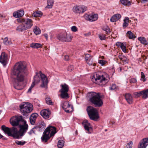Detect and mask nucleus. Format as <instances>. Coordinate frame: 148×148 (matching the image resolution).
<instances>
[{"label":"nucleus","instance_id":"nucleus-1","mask_svg":"<svg viewBox=\"0 0 148 148\" xmlns=\"http://www.w3.org/2000/svg\"><path fill=\"white\" fill-rule=\"evenodd\" d=\"M12 74L14 77V87L18 90L23 88V86L21 82L23 81L25 75L28 74L26 66L21 62L16 63L14 65Z\"/></svg>","mask_w":148,"mask_h":148},{"label":"nucleus","instance_id":"nucleus-2","mask_svg":"<svg viewBox=\"0 0 148 148\" xmlns=\"http://www.w3.org/2000/svg\"><path fill=\"white\" fill-rule=\"evenodd\" d=\"M10 124L13 127L19 125L21 136H23L28 128L26 121L23 119L22 116H15L12 118L10 121Z\"/></svg>","mask_w":148,"mask_h":148},{"label":"nucleus","instance_id":"nucleus-3","mask_svg":"<svg viewBox=\"0 0 148 148\" xmlns=\"http://www.w3.org/2000/svg\"><path fill=\"white\" fill-rule=\"evenodd\" d=\"M88 97L90 102L94 104L95 106L100 107L103 104L102 100L99 93L91 92L88 95Z\"/></svg>","mask_w":148,"mask_h":148},{"label":"nucleus","instance_id":"nucleus-4","mask_svg":"<svg viewBox=\"0 0 148 148\" xmlns=\"http://www.w3.org/2000/svg\"><path fill=\"white\" fill-rule=\"evenodd\" d=\"M36 75L34 77V82L38 83L39 82L40 79L42 81V84L40 86L42 88L46 89L47 88L48 81L47 76L44 74H39L38 73L36 72Z\"/></svg>","mask_w":148,"mask_h":148},{"label":"nucleus","instance_id":"nucleus-5","mask_svg":"<svg viewBox=\"0 0 148 148\" xmlns=\"http://www.w3.org/2000/svg\"><path fill=\"white\" fill-rule=\"evenodd\" d=\"M90 119L92 120L97 121L99 118L98 111L95 108L91 106H88L86 109Z\"/></svg>","mask_w":148,"mask_h":148},{"label":"nucleus","instance_id":"nucleus-6","mask_svg":"<svg viewBox=\"0 0 148 148\" xmlns=\"http://www.w3.org/2000/svg\"><path fill=\"white\" fill-rule=\"evenodd\" d=\"M19 107L20 111L23 115L30 113L33 109L32 105L29 103H23Z\"/></svg>","mask_w":148,"mask_h":148},{"label":"nucleus","instance_id":"nucleus-7","mask_svg":"<svg viewBox=\"0 0 148 148\" xmlns=\"http://www.w3.org/2000/svg\"><path fill=\"white\" fill-rule=\"evenodd\" d=\"M99 73H95L92 76V81L97 84H100L101 83L105 84L108 82V80L102 74L99 75Z\"/></svg>","mask_w":148,"mask_h":148},{"label":"nucleus","instance_id":"nucleus-8","mask_svg":"<svg viewBox=\"0 0 148 148\" xmlns=\"http://www.w3.org/2000/svg\"><path fill=\"white\" fill-rule=\"evenodd\" d=\"M61 89L60 90L59 92L61 93L60 95V97L63 99H67L69 97L68 92L69 90V87L66 84L61 85Z\"/></svg>","mask_w":148,"mask_h":148},{"label":"nucleus","instance_id":"nucleus-9","mask_svg":"<svg viewBox=\"0 0 148 148\" xmlns=\"http://www.w3.org/2000/svg\"><path fill=\"white\" fill-rule=\"evenodd\" d=\"M17 21L24 24L27 29L30 28L33 25V21L30 18H19L17 19Z\"/></svg>","mask_w":148,"mask_h":148},{"label":"nucleus","instance_id":"nucleus-10","mask_svg":"<svg viewBox=\"0 0 148 148\" xmlns=\"http://www.w3.org/2000/svg\"><path fill=\"white\" fill-rule=\"evenodd\" d=\"M73 37L71 35H67L66 33L58 34L57 36L58 39L62 42H70Z\"/></svg>","mask_w":148,"mask_h":148},{"label":"nucleus","instance_id":"nucleus-11","mask_svg":"<svg viewBox=\"0 0 148 148\" xmlns=\"http://www.w3.org/2000/svg\"><path fill=\"white\" fill-rule=\"evenodd\" d=\"M87 10V8L84 6H81L76 5L73 8V11L75 14H80L84 12Z\"/></svg>","mask_w":148,"mask_h":148},{"label":"nucleus","instance_id":"nucleus-12","mask_svg":"<svg viewBox=\"0 0 148 148\" xmlns=\"http://www.w3.org/2000/svg\"><path fill=\"white\" fill-rule=\"evenodd\" d=\"M133 95L135 97H138L142 95V98L145 99H146L148 97V89L140 91L135 92Z\"/></svg>","mask_w":148,"mask_h":148},{"label":"nucleus","instance_id":"nucleus-13","mask_svg":"<svg viewBox=\"0 0 148 148\" xmlns=\"http://www.w3.org/2000/svg\"><path fill=\"white\" fill-rule=\"evenodd\" d=\"M12 133L10 136H12L14 138L18 139L20 136H22L21 135V132L20 130L18 131L17 128L15 127H12Z\"/></svg>","mask_w":148,"mask_h":148},{"label":"nucleus","instance_id":"nucleus-14","mask_svg":"<svg viewBox=\"0 0 148 148\" xmlns=\"http://www.w3.org/2000/svg\"><path fill=\"white\" fill-rule=\"evenodd\" d=\"M62 107L64 111L67 113L71 112L73 109V106L70 105L67 101H66L63 103Z\"/></svg>","mask_w":148,"mask_h":148},{"label":"nucleus","instance_id":"nucleus-15","mask_svg":"<svg viewBox=\"0 0 148 148\" xmlns=\"http://www.w3.org/2000/svg\"><path fill=\"white\" fill-rule=\"evenodd\" d=\"M82 125L84 126V129L87 131V133H90L92 131V128L91 127L90 123L88 122V120H84L83 123Z\"/></svg>","mask_w":148,"mask_h":148},{"label":"nucleus","instance_id":"nucleus-16","mask_svg":"<svg viewBox=\"0 0 148 148\" xmlns=\"http://www.w3.org/2000/svg\"><path fill=\"white\" fill-rule=\"evenodd\" d=\"M49 127H47L45 130L43 135L41 137L42 141L44 143H46L47 140L50 138V137L49 136V132L47 131L48 130Z\"/></svg>","mask_w":148,"mask_h":148},{"label":"nucleus","instance_id":"nucleus-17","mask_svg":"<svg viewBox=\"0 0 148 148\" xmlns=\"http://www.w3.org/2000/svg\"><path fill=\"white\" fill-rule=\"evenodd\" d=\"M148 145V138H144L139 143L138 148H146Z\"/></svg>","mask_w":148,"mask_h":148},{"label":"nucleus","instance_id":"nucleus-18","mask_svg":"<svg viewBox=\"0 0 148 148\" xmlns=\"http://www.w3.org/2000/svg\"><path fill=\"white\" fill-rule=\"evenodd\" d=\"M7 59V55L4 52H2L0 56V62L5 66L6 64Z\"/></svg>","mask_w":148,"mask_h":148},{"label":"nucleus","instance_id":"nucleus-19","mask_svg":"<svg viewBox=\"0 0 148 148\" xmlns=\"http://www.w3.org/2000/svg\"><path fill=\"white\" fill-rule=\"evenodd\" d=\"M40 114L44 118L47 119L49 117L51 112L49 110L44 109L40 111Z\"/></svg>","mask_w":148,"mask_h":148},{"label":"nucleus","instance_id":"nucleus-20","mask_svg":"<svg viewBox=\"0 0 148 148\" xmlns=\"http://www.w3.org/2000/svg\"><path fill=\"white\" fill-rule=\"evenodd\" d=\"M1 129L5 134H7L9 136H10L12 133V127L10 128L6 127L4 125L1 126Z\"/></svg>","mask_w":148,"mask_h":148},{"label":"nucleus","instance_id":"nucleus-21","mask_svg":"<svg viewBox=\"0 0 148 148\" xmlns=\"http://www.w3.org/2000/svg\"><path fill=\"white\" fill-rule=\"evenodd\" d=\"M47 127H49V129H48V130H47V131H48L49 132V133L50 132H51L49 136L50 137L53 136L56 133V129L55 127L51 126H49Z\"/></svg>","mask_w":148,"mask_h":148},{"label":"nucleus","instance_id":"nucleus-22","mask_svg":"<svg viewBox=\"0 0 148 148\" xmlns=\"http://www.w3.org/2000/svg\"><path fill=\"white\" fill-rule=\"evenodd\" d=\"M24 14V11L23 10H20L13 13V16L15 18H19L23 16Z\"/></svg>","mask_w":148,"mask_h":148},{"label":"nucleus","instance_id":"nucleus-23","mask_svg":"<svg viewBox=\"0 0 148 148\" xmlns=\"http://www.w3.org/2000/svg\"><path fill=\"white\" fill-rule=\"evenodd\" d=\"M125 99L127 102L129 104H131L133 103L132 96L129 93H126L124 95Z\"/></svg>","mask_w":148,"mask_h":148},{"label":"nucleus","instance_id":"nucleus-24","mask_svg":"<svg viewBox=\"0 0 148 148\" xmlns=\"http://www.w3.org/2000/svg\"><path fill=\"white\" fill-rule=\"evenodd\" d=\"M98 18V15L96 14L89 15L87 16V19L90 21H93L97 20Z\"/></svg>","mask_w":148,"mask_h":148},{"label":"nucleus","instance_id":"nucleus-25","mask_svg":"<svg viewBox=\"0 0 148 148\" xmlns=\"http://www.w3.org/2000/svg\"><path fill=\"white\" fill-rule=\"evenodd\" d=\"M27 29L25 25L23 24L20 25L16 28V30L18 32H22L25 30Z\"/></svg>","mask_w":148,"mask_h":148},{"label":"nucleus","instance_id":"nucleus-26","mask_svg":"<svg viewBox=\"0 0 148 148\" xmlns=\"http://www.w3.org/2000/svg\"><path fill=\"white\" fill-rule=\"evenodd\" d=\"M54 2V0H47V5L45 8L46 9L51 8L53 5Z\"/></svg>","mask_w":148,"mask_h":148},{"label":"nucleus","instance_id":"nucleus-27","mask_svg":"<svg viewBox=\"0 0 148 148\" xmlns=\"http://www.w3.org/2000/svg\"><path fill=\"white\" fill-rule=\"evenodd\" d=\"M45 124L44 122H42L38 126H35L36 130H39L40 131L43 130L45 128Z\"/></svg>","mask_w":148,"mask_h":148},{"label":"nucleus","instance_id":"nucleus-28","mask_svg":"<svg viewBox=\"0 0 148 148\" xmlns=\"http://www.w3.org/2000/svg\"><path fill=\"white\" fill-rule=\"evenodd\" d=\"M42 45L41 44L35 43H32L29 45L30 47L36 49L41 47Z\"/></svg>","mask_w":148,"mask_h":148},{"label":"nucleus","instance_id":"nucleus-29","mask_svg":"<svg viewBox=\"0 0 148 148\" xmlns=\"http://www.w3.org/2000/svg\"><path fill=\"white\" fill-rule=\"evenodd\" d=\"M138 39L142 44L147 45L148 44L147 41L144 37H139L138 38Z\"/></svg>","mask_w":148,"mask_h":148},{"label":"nucleus","instance_id":"nucleus-30","mask_svg":"<svg viewBox=\"0 0 148 148\" xmlns=\"http://www.w3.org/2000/svg\"><path fill=\"white\" fill-rule=\"evenodd\" d=\"M109 89L111 90H114L115 91L119 90V87L115 84H113L109 87Z\"/></svg>","mask_w":148,"mask_h":148},{"label":"nucleus","instance_id":"nucleus-31","mask_svg":"<svg viewBox=\"0 0 148 148\" xmlns=\"http://www.w3.org/2000/svg\"><path fill=\"white\" fill-rule=\"evenodd\" d=\"M124 23H123V26L124 28H126L128 25L129 18L128 17H125L124 19Z\"/></svg>","mask_w":148,"mask_h":148},{"label":"nucleus","instance_id":"nucleus-32","mask_svg":"<svg viewBox=\"0 0 148 148\" xmlns=\"http://www.w3.org/2000/svg\"><path fill=\"white\" fill-rule=\"evenodd\" d=\"M127 35L129 39H132L135 38L134 34L130 31H128L127 32Z\"/></svg>","mask_w":148,"mask_h":148},{"label":"nucleus","instance_id":"nucleus-33","mask_svg":"<svg viewBox=\"0 0 148 148\" xmlns=\"http://www.w3.org/2000/svg\"><path fill=\"white\" fill-rule=\"evenodd\" d=\"M120 1L124 5H131V2L127 0H120Z\"/></svg>","mask_w":148,"mask_h":148},{"label":"nucleus","instance_id":"nucleus-34","mask_svg":"<svg viewBox=\"0 0 148 148\" xmlns=\"http://www.w3.org/2000/svg\"><path fill=\"white\" fill-rule=\"evenodd\" d=\"M34 33L36 35H38L41 33V30L40 28L37 26H35L33 29Z\"/></svg>","mask_w":148,"mask_h":148},{"label":"nucleus","instance_id":"nucleus-35","mask_svg":"<svg viewBox=\"0 0 148 148\" xmlns=\"http://www.w3.org/2000/svg\"><path fill=\"white\" fill-rule=\"evenodd\" d=\"M32 15L34 17H40L42 15V13L41 11H37L34 12Z\"/></svg>","mask_w":148,"mask_h":148},{"label":"nucleus","instance_id":"nucleus-36","mask_svg":"<svg viewBox=\"0 0 148 148\" xmlns=\"http://www.w3.org/2000/svg\"><path fill=\"white\" fill-rule=\"evenodd\" d=\"M64 145V141L62 140L58 141L57 146L59 148H62Z\"/></svg>","mask_w":148,"mask_h":148},{"label":"nucleus","instance_id":"nucleus-37","mask_svg":"<svg viewBox=\"0 0 148 148\" xmlns=\"http://www.w3.org/2000/svg\"><path fill=\"white\" fill-rule=\"evenodd\" d=\"M15 142L17 145L20 146L24 145L26 143L24 140L19 141L17 140H15Z\"/></svg>","mask_w":148,"mask_h":148},{"label":"nucleus","instance_id":"nucleus-38","mask_svg":"<svg viewBox=\"0 0 148 148\" xmlns=\"http://www.w3.org/2000/svg\"><path fill=\"white\" fill-rule=\"evenodd\" d=\"M125 45V42H123L121 44L120 47L121 49L123 51L124 53L126 52V47Z\"/></svg>","mask_w":148,"mask_h":148},{"label":"nucleus","instance_id":"nucleus-39","mask_svg":"<svg viewBox=\"0 0 148 148\" xmlns=\"http://www.w3.org/2000/svg\"><path fill=\"white\" fill-rule=\"evenodd\" d=\"M46 102L47 104L50 105H53V103L51 101V99L49 98H46L45 99Z\"/></svg>","mask_w":148,"mask_h":148},{"label":"nucleus","instance_id":"nucleus-40","mask_svg":"<svg viewBox=\"0 0 148 148\" xmlns=\"http://www.w3.org/2000/svg\"><path fill=\"white\" fill-rule=\"evenodd\" d=\"M118 58L122 61L124 62H126V61L127 58L126 57L124 56L120 55L118 56Z\"/></svg>","mask_w":148,"mask_h":148},{"label":"nucleus","instance_id":"nucleus-41","mask_svg":"<svg viewBox=\"0 0 148 148\" xmlns=\"http://www.w3.org/2000/svg\"><path fill=\"white\" fill-rule=\"evenodd\" d=\"M36 128L34 127L32 128L29 132H28V134L29 135H31L32 133H34L35 134H36Z\"/></svg>","mask_w":148,"mask_h":148},{"label":"nucleus","instance_id":"nucleus-42","mask_svg":"<svg viewBox=\"0 0 148 148\" xmlns=\"http://www.w3.org/2000/svg\"><path fill=\"white\" fill-rule=\"evenodd\" d=\"M8 40V38L6 37L4 38L3 40V42L4 44L6 45H8L10 44L11 42L10 41Z\"/></svg>","mask_w":148,"mask_h":148},{"label":"nucleus","instance_id":"nucleus-43","mask_svg":"<svg viewBox=\"0 0 148 148\" xmlns=\"http://www.w3.org/2000/svg\"><path fill=\"white\" fill-rule=\"evenodd\" d=\"M141 76L140 78V80L144 82L146 80V79L145 77V75L143 72H141Z\"/></svg>","mask_w":148,"mask_h":148},{"label":"nucleus","instance_id":"nucleus-44","mask_svg":"<svg viewBox=\"0 0 148 148\" xmlns=\"http://www.w3.org/2000/svg\"><path fill=\"white\" fill-rule=\"evenodd\" d=\"M99 37L100 39L101 40H104L106 39V37L104 34H99Z\"/></svg>","mask_w":148,"mask_h":148},{"label":"nucleus","instance_id":"nucleus-45","mask_svg":"<svg viewBox=\"0 0 148 148\" xmlns=\"http://www.w3.org/2000/svg\"><path fill=\"white\" fill-rule=\"evenodd\" d=\"M29 120L30 123L32 125H34L36 121V120L33 118H32L31 117H30Z\"/></svg>","mask_w":148,"mask_h":148},{"label":"nucleus","instance_id":"nucleus-46","mask_svg":"<svg viewBox=\"0 0 148 148\" xmlns=\"http://www.w3.org/2000/svg\"><path fill=\"white\" fill-rule=\"evenodd\" d=\"M133 144V142L132 141H130L127 143L126 145V148H132V146Z\"/></svg>","mask_w":148,"mask_h":148},{"label":"nucleus","instance_id":"nucleus-47","mask_svg":"<svg viewBox=\"0 0 148 148\" xmlns=\"http://www.w3.org/2000/svg\"><path fill=\"white\" fill-rule=\"evenodd\" d=\"M117 21L115 16L114 15H113L110 19V21L112 22H116Z\"/></svg>","mask_w":148,"mask_h":148},{"label":"nucleus","instance_id":"nucleus-48","mask_svg":"<svg viewBox=\"0 0 148 148\" xmlns=\"http://www.w3.org/2000/svg\"><path fill=\"white\" fill-rule=\"evenodd\" d=\"M71 29L72 31L74 32H75L77 31V28L76 26H75L72 27Z\"/></svg>","mask_w":148,"mask_h":148},{"label":"nucleus","instance_id":"nucleus-49","mask_svg":"<svg viewBox=\"0 0 148 148\" xmlns=\"http://www.w3.org/2000/svg\"><path fill=\"white\" fill-rule=\"evenodd\" d=\"M103 30L105 31L107 34L109 33L110 32V29L108 27H107L106 28H103Z\"/></svg>","mask_w":148,"mask_h":148},{"label":"nucleus","instance_id":"nucleus-50","mask_svg":"<svg viewBox=\"0 0 148 148\" xmlns=\"http://www.w3.org/2000/svg\"><path fill=\"white\" fill-rule=\"evenodd\" d=\"M38 116V114H37L34 113L32 114L30 117H31V118H33L36 120V119Z\"/></svg>","mask_w":148,"mask_h":148},{"label":"nucleus","instance_id":"nucleus-51","mask_svg":"<svg viewBox=\"0 0 148 148\" xmlns=\"http://www.w3.org/2000/svg\"><path fill=\"white\" fill-rule=\"evenodd\" d=\"M131 83H135L137 82V80L136 79L133 78L130 80Z\"/></svg>","mask_w":148,"mask_h":148},{"label":"nucleus","instance_id":"nucleus-52","mask_svg":"<svg viewBox=\"0 0 148 148\" xmlns=\"http://www.w3.org/2000/svg\"><path fill=\"white\" fill-rule=\"evenodd\" d=\"M74 69V66L73 65H70L68 67L67 69L68 71H71Z\"/></svg>","mask_w":148,"mask_h":148},{"label":"nucleus","instance_id":"nucleus-53","mask_svg":"<svg viewBox=\"0 0 148 148\" xmlns=\"http://www.w3.org/2000/svg\"><path fill=\"white\" fill-rule=\"evenodd\" d=\"M114 15L115 16L116 18L117 21L120 19L121 17V15L119 14H114Z\"/></svg>","mask_w":148,"mask_h":148},{"label":"nucleus","instance_id":"nucleus-54","mask_svg":"<svg viewBox=\"0 0 148 148\" xmlns=\"http://www.w3.org/2000/svg\"><path fill=\"white\" fill-rule=\"evenodd\" d=\"M98 62L99 63L101 64L102 66H103L105 64L106 61L104 60H99Z\"/></svg>","mask_w":148,"mask_h":148},{"label":"nucleus","instance_id":"nucleus-55","mask_svg":"<svg viewBox=\"0 0 148 148\" xmlns=\"http://www.w3.org/2000/svg\"><path fill=\"white\" fill-rule=\"evenodd\" d=\"M91 56L89 54H86L85 55V58L86 61L88 60L89 58Z\"/></svg>","mask_w":148,"mask_h":148},{"label":"nucleus","instance_id":"nucleus-56","mask_svg":"<svg viewBox=\"0 0 148 148\" xmlns=\"http://www.w3.org/2000/svg\"><path fill=\"white\" fill-rule=\"evenodd\" d=\"M64 58L65 60L68 61L69 60V56L67 55L64 56Z\"/></svg>","mask_w":148,"mask_h":148},{"label":"nucleus","instance_id":"nucleus-57","mask_svg":"<svg viewBox=\"0 0 148 148\" xmlns=\"http://www.w3.org/2000/svg\"><path fill=\"white\" fill-rule=\"evenodd\" d=\"M122 43L120 42H117L116 44V46H117L118 47H120L121 46V44H122Z\"/></svg>","mask_w":148,"mask_h":148},{"label":"nucleus","instance_id":"nucleus-58","mask_svg":"<svg viewBox=\"0 0 148 148\" xmlns=\"http://www.w3.org/2000/svg\"><path fill=\"white\" fill-rule=\"evenodd\" d=\"M34 85H35V84H34V82H33V83H32L31 86L29 88H30L32 89L34 87Z\"/></svg>","mask_w":148,"mask_h":148},{"label":"nucleus","instance_id":"nucleus-59","mask_svg":"<svg viewBox=\"0 0 148 148\" xmlns=\"http://www.w3.org/2000/svg\"><path fill=\"white\" fill-rule=\"evenodd\" d=\"M141 2L143 3H145L148 1V0H140Z\"/></svg>","mask_w":148,"mask_h":148},{"label":"nucleus","instance_id":"nucleus-60","mask_svg":"<svg viewBox=\"0 0 148 148\" xmlns=\"http://www.w3.org/2000/svg\"><path fill=\"white\" fill-rule=\"evenodd\" d=\"M44 36L46 38V40H47L48 38V35L47 34H44Z\"/></svg>","mask_w":148,"mask_h":148},{"label":"nucleus","instance_id":"nucleus-61","mask_svg":"<svg viewBox=\"0 0 148 148\" xmlns=\"http://www.w3.org/2000/svg\"><path fill=\"white\" fill-rule=\"evenodd\" d=\"M85 36H89L90 35V33H88L85 34H84Z\"/></svg>","mask_w":148,"mask_h":148},{"label":"nucleus","instance_id":"nucleus-62","mask_svg":"<svg viewBox=\"0 0 148 148\" xmlns=\"http://www.w3.org/2000/svg\"><path fill=\"white\" fill-rule=\"evenodd\" d=\"M31 90H32V89H31V88H29V89L28 90V92H31Z\"/></svg>","mask_w":148,"mask_h":148},{"label":"nucleus","instance_id":"nucleus-63","mask_svg":"<svg viewBox=\"0 0 148 148\" xmlns=\"http://www.w3.org/2000/svg\"><path fill=\"white\" fill-rule=\"evenodd\" d=\"M3 137V136H2V135H1L0 134V139L2 138V137Z\"/></svg>","mask_w":148,"mask_h":148},{"label":"nucleus","instance_id":"nucleus-64","mask_svg":"<svg viewBox=\"0 0 148 148\" xmlns=\"http://www.w3.org/2000/svg\"><path fill=\"white\" fill-rule=\"evenodd\" d=\"M39 73V74H42V72H41V71H40V72H39V73Z\"/></svg>","mask_w":148,"mask_h":148}]
</instances>
